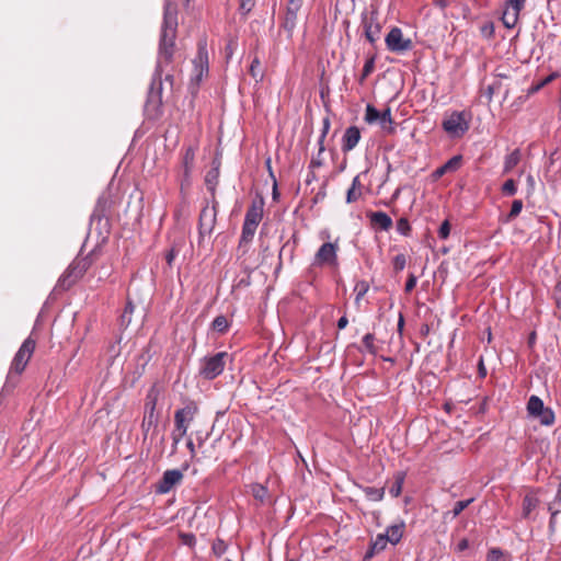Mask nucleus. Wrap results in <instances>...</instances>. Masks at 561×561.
Listing matches in <instances>:
<instances>
[{"instance_id":"nucleus-60","label":"nucleus","mask_w":561,"mask_h":561,"mask_svg":"<svg viewBox=\"0 0 561 561\" xmlns=\"http://www.w3.org/2000/svg\"><path fill=\"white\" fill-rule=\"evenodd\" d=\"M167 259H168V262H169V264H170V263L172 262V260H173V252H170V253L168 254Z\"/></svg>"},{"instance_id":"nucleus-45","label":"nucleus","mask_w":561,"mask_h":561,"mask_svg":"<svg viewBox=\"0 0 561 561\" xmlns=\"http://www.w3.org/2000/svg\"><path fill=\"white\" fill-rule=\"evenodd\" d=\"M83 270L80 268L78 270V267L76 265H70L68 267V270L66 271L64 277L65 279L68 278V277H71V276H75V278L79 277L81 274H82Z\"/></svg>"},{"instance_id":"nucleus-51","label":"nucleus","mask_w":561,"mask_h":561,"mask_svg":"<svg viewBox=\"0 0 561 561\" xmlns=\"http://www.w3.org/2000/svg\"><path fill=\"white\" fill-rule=\"evenodd\" d=\"M329 128H330V121L329 118H324L323 119V130H322V136H321V142L323 140V138L325 137L327 133L329 131Z\"/></svg>"},{"instance_id":"nucleus-15","label":"nucleus","mask_w":561,"mask_h":561,"mask_svg":"<svg viewBox=\"0 0 561 561\" xmlns=\"http://www.w3.org/2000/svg\"><path fill=\"white\" fill-rule=\"evenodd\" d=\"M220 161L218 159H214L211 169L205 175V184L207 188L214 193L216 186L218 184L219 174H220Z\"/></svg>"},{"instance_id":"nucleus-1","label":"nucleus","mask_w":561,"mask_h":561,"mask_svg":"<svg viewBox=\"0 0 561 561\" xmlns=\"http://www.w3.org/2000/svg\"><path fill=\"white\" fill-rule=\"evenodd\" d=\"M176 27H178V11L176 7L173 5L170 1L165 2L164 5V18L161 30V38H160V50H159V67H161V62H170L174 53V41L176 36Z\"/></svg>"},{"instance_id":"nucleus-14","label":"nucleus","mask_w":561,"mask_h":561,"mask_svg":"<svg viewBox=\"0 0 561 561\" xmlns=\"http://www.w3.org/2000/svg\"><path fill=\"white\" fill-rule=\"evenodd\" d=\"M359 139V129L356 126L348 127L343 135L342 150L345 152L353 150L357 146Z\"/></svg>"},{"instance_id":"nucleus-48","label":"nucleus","mask_w":561,"mask_h":561,"mask_svg":"<svg viewBox=\"0 0 561 561\" xmlns=\"http://www.w3.org/2000/svg\"><path fill=\"white\" fill-rule=\"evenodd\" d=\"M416 282V277L413 274H411L405 283V291L410 293L415 287Z\"/></svg>"},{"instance_id":"nucleus-2","label":"nucleus","mask_w":561,"mask_h":561,"mask_svg":"<svg viewBox=\"0 0 561 561\" xmlns=\"http://www.w3.org/2000/svg\"><path fill=\"white\" fill-rule=\"evenodd\" d=\"M198 412V407L195 402L191 401L182 409L174 413L175 428L172 432L173 445L176 446L181 439L186 435L190 424Z\"/></svg>"},{"instance_id":"nucleus-7","label":"nucleus","mask_w":561,"mask_h":561,"mask_svg":"<svg viewBox=\"0 0 561 561\" xmlns=\"http://www.w3.org/2000/svg\"><path fill=\"white\" fill-rule=\"evenodd\" d=\"M365 122L368 124L379 123L380 127L388 133L393 130L392 128V118L390 108H386L382 112H379L371 104H367L365 112Z\"/></svg>"},{"instance_id":"nucleus-52","label":"nucleus","mask_w":561,"mask_h":561,"mask_svg":"<svg viewBox=\"0 0 561 561\" xmlns=\"http://www.w3.org/2000/svg\"><path fill=\"white\" fill-rule=\"evenodd\" d=\"M446 173H448V172L445 170L444 165H442V167H439L438 169L435 170V172L433 173V176L435 179H438V178L443 176Z\"/></svg>"},{"instance_id":"nucleus-39","label":"nucleus","mask_w":561,"mask_h":561,"mask_svg":"<svg viewBox=\"0 0 561 561\" xmlns=\"http://www.w3.org/2000/svg\"><path fill=\"white\" fill-rule=\"evenodd\" d=\"M473 501V499L465 500V501H458L455 504V507L453 510V517H457L465 508L469 506V504Z\"/></svg>"},{"instance_id":"nucleus-16","label":"nucleus","mask_w":561,"mask_h":561,"mask_svg":"<svg viewBox=\"0 0 561 561\" xmlns=\"http://www.w3.org/2000/svg\"><path fill=\"white\" fill-rule=\"evenodd\" d=\"M263 218V201L253 202L245 213L244 220L259 226Z\"/></svg>"},{"instance_id":"nucleus-11","label":"nucleus","mask_w":561,"mask_h":561,"mask_svg":"<svg viewBox=\"0 0 561 561\" xmlns=\"http://www.w3.org/2000/svg\"><path fill=\"white\" fill-rule=\"evenodd\" d=\"M193 80L199 83L205 75L208 72V54L206 49V42L198 44V51L193 61Z\"/></svg>"},{"instance_id":"nucleus-10","label":"nucleus","mask_w":561,"mask_h":561,"mask_svg":"<svg viewBox=\"0 0 561 561\" xmlns=\"http://www.w3.org/2000/svg\"><path fill=\"white\" fill-rule=\"evenodd\" d=\"M217 209L216 206L206 205L199 215V237L204 239L206 236H210L216 224Z\"/></svg>"},{"instance_id":"nucleus-55","label":"nucleus","mask_w":561,"mask_h":561,"mask_svg":"<svg viewBox=\"0 0 561 561\" xmlns=\"http://www.w3.org/2000/svg\"><path fill=\"white\" fill-rule=\"evenodd\" d=\"M527 184L529 186V190L534 191V188H535V179H534V176L531 174H529L527 176Z\"/></svg>"},{"instance_id":"nucleus-41","label":"nucleus","mask_w":561,"mask_h":561,"mask_svg":"<svg viewBox=\"0 0 561 561\" xmlns=\"http://www.w3.org/2000/svg\"><path fill=\"white\" fill-rule=\"evenodd\" d=\"M252 493L255 499L263 501L266 496L267 490L261 484H255L252 486Z\"/></svg>"},{"instance_id":"nucleus-18","label":"nucleus","mask_w":561,"mask_h":561,"mask_svg":"<svg viewBox=\"0 0 561 561\" xmlns=\"http://www.w3.org/2000/svg\"><path fill=\"white\" fill-rule=\"evenodd\" d=\"M302 0H288L286 13V27L293 28L296 24L297 14L301 8Z\"/></svg>"},{"instance_id":"nucleus-46","label":"nucleus","mask_w":561,"mask_h":561,"mask_svg":"<svg viewBox=\"0 0 561 561\" xmlns=\"http://www.w3.org/2000/svg\"><path fill=\"white\" fill-rule=\"evenodd\" d=\"M397 229L400 233L407 234L410 230L409 221L405 218H401L397 222Z\"/></svg>"},{"instance_id":"nucleus-53","label":"nucleus","mask_w":561,"mask_h":561,"mask_svg":"<svg viewBox=\"0 0 561 561\" xmlns=\"http://www.w3.org/2000/svg\"><path fill=\"white\" fill-rule=\"evenodd\" d=\"M347 323H348L347 318H346V317H341V318L339 319V321H337V328H339L340 330H343V329H345V328H346Z\"/></svg>"},{"instance_id":"nucleus-54","label":"nucleus","mask_w":561,"mask_h":561,"mask_svg":"<svg viewBox=\"0 0 561 561\" xmlns=\"http://www.w3.org/2000/svg\"><path fill=\"white\" fill-rule=\"evenodd\" d=\"M236 47V43L233 41H230L228 45L226 46L227 57H231L233 48Z\"/></svg>"},{"instance_id":"nucleus-40","label":"nucleus","mask_w":561,"mask_h":561,"mask_svg":"<svg viewBox=\"0 0 561 561\" xmlns=\"http://www.w3.org/2000/svg\"><path fill=\"white\" fill-rule=\"evenodd\" d=\"M374 341H375V336L370 333H367L364 337H363V344L364 346L366 347V350L371 353V354H375L377 351H376V347L374 345Z\"/></svg>"},{"instance_id":"nucleus-64","label":"nucleus","mask_w":561,"mask_h":561,"mask_svg":"<svg viewBox=\"0 0 561 561\" xmlns=\"http://www.w3.org/2000/svg\"><path fill=\"white\" fill-rule=\"evenodd\" d=\"M224 413L222 412H217V419L222 415Z\"/></svg>"},{"instance_id":"nucleus-50","label":"nucleus","mask_w":561,"mask_h":561,"mask_svg":"<svg viewBox=\"0 0 561 561\" xmlns=\"http://www.w3.org/2000/svg\"><path fill=\"white\" fill-rule=\"evenodd\" d=\"M468 547H469V541L466 538H463L458 542L456 550L461 552V551L466 550Z\"/></svg>"},{"instance_id":"nucleus-36","label":"nucleus","mask_w":561,"mask_h":561,"mask_svg":"<svg viewBox=\"0 0 561 561\" xmlns=\"http://www.w3.org/2000/svg\"><path fill=\"white\" fill-rule=\"evenodd\" d=\"M486 561H506V558L500 549L493 548L489 551Z\"/></svg>"},{"instance_id":"nucleus-12","label":"nucleus","mask_w":561,"mask_h":561,"mask_svg":"<svg viewBox=\"0 0 561 561\" xmlns=\"http://www.w3.org/2000/svg\"><path fill=\"white\" fill-rule=\"evenodd\" d=\"M195 160V149L193 147H187L182 157L181 164V187L190 185L191 183V173L194 167Z\"/></svg>"},{"instance_id":"nucleus-61","label":"nucleus","mask_w":561,"mask_h":561,"mask_svg":"<svg viewBox=\"0 0 561 561\" xmlns=\"http://www.w3.org/2000/svg\"><path fill=\"white\" fill-rule=\"evenodd\" d=\"M488 92H489V96L491 98L493 94V87H489Z\"/></svg>"},{"instance_id":"nucleus-26","label":"nucleus","mask_w":561,"mask_h":561,"mask_svg":"<svg viewBox=\"0 0 561 561\" xmlns=\"http://www.w3.org/2000/svg\"><path fill=\"white\" fill-rule=\"evenodd\" d=\"M388 540L386 539L385 535L383 534H379L377 535L376 539L373 540L371 545H370V549L369 551L367 552L366 557H373L375 553H378V552H381L382 550L386 549L387 545H388Z\"/></svg>"},{"instance_id":"nucleus-5","label":"nucleus","mask_w":561,"mask_h":561,"mask_svg":"<svg viewBox=\"0 0 561 561\" xmlns=\"http://www.w3.org/2000/svg\"><path fill=\"white\" fill-rule=\"evenodd\" d=\"M36 343L32 337H27L22 345L20 346L19 351L14 355V358L11 363L10 367V375L16 374L20 375L24 371L27 363L30 362L34 351H35Z\"/></svg>"},{"instance_id":"nucleus-24","label":"nucleus","mask_w":561,"mask_h":561,"mask_svg":"<svg viewBox=\"0 0 561 561\" xmlns=\"http://www.w3.org/2000/svg\"><path fill=\"white\" fill-rule=\"evenodd\" d=\"M519 12V10L506 5L502 15V21L507 28H513L516 25Z\"/></svg>"},{"instance_id":"nucleus-59","label":"nucleus","mask_w":561,"mask_h":561,"mask_svg":"<svg viewBox=\"0 0 561 561\" xmlns=\"http://www.w3.org/2000/svg\"><path fill=\"white\" fill-rule=\"evenodd\" d=\"M557 514H558V512H557V511H556V512H551L550 526H553V524H554V517H556V515H557Z\"/></svg>"},{"instance_id":"nucleus-6","label":"nucleus","mask_w":561,"mask_h":561,"mask_svg":"<svg viewBox=\"0 0 561 561\" xmlns=\"http://www.w3.org/2000/svg\"><path fill=\"white\" fill-rule=\"evenodd\" d=\"M228 356L226 352L217 353L214 356L203 359L199 374L206 379H214L219 376L225 368V358Z\"/></svg>"},{"instance_id":"nucleus-56","label":"nucleus","mask_w":561,"mask_h":561,"mask_svg":"<svg viewBox=\"0 0 561 561\" xmlns=\"http://www.w3.org/2000/svg\"><path fill=\"white\" fill-rule=\"evenodd\" d=\"M187 448L190 449L191 454L194 455L195 453V447H194V443L192 442V439H188L187 442Z\"/></svg>"},{"instance_id":"nucleus-25","label":"nucleus","mask_w":561,"mask_h":561,"mask_svg":"<svg viewBox=\"0 0 561 561\" xmlns=\"http://www.w3.org/2000/svg\"><path fill=\"white\" fill-rule=\"evenodd\" d=\"M520 150L515 149L510 154H507L504 159L503 172H511L520 161Z\"/></svg>"},{"instance_id":"nucleus-44","label":"nucleus","mask_w":561,"mask_h":561,"mask_svg":"<svg viewBox=\"0 0 561 561\" xmlns=\"http://www.w3.org/2000/svg\"><path fill=\"white\" fill-rule=\"evenodd\" d=\"M449 233H450V225L447 220H445L438 229V236L440 239H447Z\"/></svg>"},{"instance_id":"nucleus-17","label":"nucleus","mask_w":561,"mask_h":561,"mask_svg":"<svg viewBox=\"0 0 561 561\" xmlns=\"http://www.w3.org/2000/svg\"><path fill=\"white\" fill-rule=\"evenodd\" d=\"M364 28H365V36L366 38L373 44L377 41L380 33V26L378 22L374 19L371 15L369 19L364 18L363 20Z\"/></svg>"},{"instance_id":"nucleus-13","label":"nucleus","mask_w":561,"mask_h":561,"mask_svg":"<svg viewBox=\"0 0 561 561\" xmlns=\"http://www.w3.org/2000/svg\"><path fill=\"white\" fill-rule=\"evenodd\" d=\"M183 478V473L178 470H167L158 485V492L168 493L175 484H178Z\"/></svg>"},{"instance_id":"nucleus-20","label":"nucleus","mask_w":561,"mask_h":561,"mask_svg":"<svg viewBox=\"0 0 561 561\" xmlns=\"http://www.w3.org/2000/svg\"><path fill=\"white\" fill-rule=\"evenodd\" d=\"M363 194V184L360 183L359 175L353 179L351 187L346 193V203L352 204L357 202Z\"/></svg>"},{"instance_id":"nucleus-22","label":"nucleus","mask_w":561,"mask_h":561,"mask_svg":"<svg viewBox=\"0 0 561 561\" xmlns=\"http://www.w3.org/2000/svg\"><path fill=\"white\" fill-rule=\"evenodd\" d=\"M256 228H257V225L251 224L248 220H244L243 226H242V233H241V238H240V242H239L240 247L248 245L252 241L254 233L256 231Z\"/></svg>"},{"instance_id":"nucleus-35","label":"nucleus","mask_w":561,"mask_h":561,"mask_svg":"<svg viewBox=\"0 0 561 561\" xmlns=\"http://www.w3.org/2000/svg\"><path fill=\"white\" fill-rule=\"evenodd\" d=\"M368 284L366 282H359L355 285V293H356V302H358L365 294L368 291Z\"/></svg>"},{"instance_id":"nucleus-34","label":"nucleus","mask_w":561,"mask_h":561,"mask_svg":"<svg viewBox=\"0 0 561 561\" xmlns=\"http://www.w3.org/2000/svg\"><path fill=\"white\" fill-rule=\"evenodd\" d=\"M517 192L516 183L513 179H508L502 186V193L507 196H513Z\"/></svg>"},{"instance_id":"nucleus-23","label":"nucleus","mask_w":561,"mask_h":561,"mask_svg":"<svg viewBox=\"0 0 561 561\" xmlns=\"http://www.w3.org/2000/svg\"><path fill=\"white\" fill-rule=\"evenodd\" d=\"M371 222L382 230H388L392 226L391 218L383 211H376L370 215Z\"/></svg>"},{"instance_id":"nucleus-49","label":"nucleus","mask_w":561,"mask_h":561,"mask_svg":"<svg viewBox=\"0 0 561 561\" xmlns=\"http://www.w3.org/2000/svg\"><path fill=\"white\" fill-rule=\"evenodd\" d=\"M524 3H525V0H507L506 5L520 11L524 7Z\"/></svg>"},{"instance_id":"nucleus-4","label":"nucleus","mask_w":561,"mask_h":561,"mask_svg":"<svg viewBox=\"0 0 561 561\" xmlns=\"http://www.w3.org/2000/svg\"><path fill=\"white\" fill-rule=\"evenodd\" d=\"M528 415L537 419L541 425L550 426L554 423V413L550 408L543 405L542 400L537 396H531L527 402Z\"/></svg>"},{"instance_id":"nucleus-37","label":"nucleus","mask_w":561,"mask_h":561,"mask_svg":"<svg viewBox=\"0 0 561 561\" xmlns=\"http://www.w3.org/2000/svg\"><path fill=\"white\" fill-rule=\"evenodd\" d=\"M392 265L394 271L400 272L404 270L407 265V259L404 254H398L393 257Z\"/></svg>"},{"instance_id":"nucleus-62","label":"nucleus","mask_w":561,"mask_h":561,"mask_svg":"<svg viewBox=\"0 0 561 561\" xmlns=\"http://www.w3.org/2000/svg\"><path fill=\"white\" fill-rule=\"evenodd\" d=\"M126 311H130V312L133 311V307H131V305H130V304H128V305H127V307H126Z\"/></svg>"},{"instance_id":"nucleus-42","label":"nucleus","mask_w":561,"mask_h":561,"mask_svg":"<svg viewBox=\"0 0 561 561\" xmlns=\"http://www.w3.org/2000/svg\"><path fill=\"white\" fill-rule=\"evenodd\" d=\"M157 416L156 414H152L151 416V421H149V414H145L144 416V420H142V430L144 432H148L150 427L154 426L157 424Z\"/></svg>"},{"instance_id":"nucleus-47","label":"nucleus","mask_w":561,"mask_h":561,"mask_svg":"<svg viewBox=\"0 0 561 561\" xmlns=\"http://www.w3.org/2000/svg\"><path fill=\"white\" fill-rule=\"evenodd\" d=\"M254 5V0H240V11L249 13Z\"/></svg>"},{"instance_id":"nucleus-38","label":"nucleus","mask_w":561,"mask_h":561,"mask_svg":"<svg viewBox=\"0 0 561 561\" xmlns=\"http://www.w3.org/2000/svg\"><path fill=\"white\" fill-rule=\"evenodd\" d=\"M559 77L558 72H552L547 78H545L541 82H539L537 85L533 87L530 89V93L538 92L541 88H543L546 84L550 83L554 79Z\"/></svg>"},{"instance_id":"nucleus-58","label":"nucleus","mask_w":561,"mask_h":561,"mask_svg":"<svg viewBox=\"0 0 561 561\" xmlns=\"http://www.w3.org/2000/svg\"><path fill=\"white\" fill-rule=\"evenodd\" d=\"M403 324H404L403 317H402V316H400V318H399V322H398V328H399V330H401V329L403 328Z\"/></svg>"},{"instance_id":"nucleus-32","label":"nucleus","mask_w":561,"mask_h":561,"mask_svg":"<svg viewBox=\"0 0 561 561\" xmlns=\"http://www.w3.org/2000/svg\"><path fill=\"white\" fill-rule=\"evenodd\" d=\"M460 164H461V157L455 156L443 165L447 172H455L460 168Z\"/></svg>"},{"instance_id":"nucleus-29","label":"nucleus","mask_w":561,"mask_h":561,"mask_svg":"<svg viewBox=\"0 0 561 561\" xmlns=\"http://www.w3.org/2000/svg\"><path fill=\"white\" fill-rule=\"evenodd\" d=\"M363 492L367 496L368 500L379 502L385 496V490L383 488H373V486H366L363 489Z\"/></svg>"},{"instance_id":"nucleus-30","label":"nucleus","mask_w":561,"mask_h":561,"mask_svg":"<svg viewBox=\"0 0 561 561\" xmlns=\"http://www.w3.org/2000/svg\"><path fill=\"white\" fill-rule=\"evenodd\" d=\"M404 481V476L402 473H398L396 476V480L393 484L389 489V493L393 497H398L401 494L402 485Z\"/></svg>"},{"instance_id":"nucleus-21","label":"nucleus","mask_w":561,"mask_h":561,"mask_svg":"<svg viewBox=\"0 0 561 561\" xmlns=\"http://www.w3.org/2000/svg\"><path fill=\"white\" fill-rule=\"evenodd\" d=\"M159 397V391L156 387H152L146 397L145 414H149V421H151L152 414H154L156 405Z\"/></svg>"},{"instance_id":"nucleus-63","label":"nucleus","mask_w":561,"mask_h":561,"mask_svg":"<svg viewBox=\"0 0 561 561\" xmlns=\"http://www.w3.org/2000/svg\"><path fill=\"white\" fill-rule=\"evenodd\" d=\"M557 289H558L559 291H561V282H560V283H558V285H557Z\"/></svg>"},{"instance_id":"nucleus-31","label":"nucleus","mask_w":561,"mask_h":561,"mask_svg":"<svg viewBox=\"0 0 561 561\" xmlns=\"http://www.w3.org/2000/svg\"><path fill=\"white\" fill-rule=\"evenodd\" d=\"M228 327H229L228 320L224 316H218L213 321V329L219 333L226 332Z\"/></svg>"},{"instance_id":"nucleus-9","label":"nucleus","mask_w":561,"mask_h":561,"mask_svg":"<svg viewBox=\"0 0 561 561\" xmlns=\"http://www.w3.org/2000/svg\"><path fill=\"white\" fill-rule=\"evenodd\" d=\"M337 244L332 242L323 243L317 251L312 265L313 266H334L337 263Z\"/></svg>"},{"instance_id":"nucleus-27","label":"nucleus","mask_w":561,"mask_h":561,"mask_svg":"<svg viewBox=\"0 0 561 561\" xmlns=\"http://www.w3.org/2000/svg\"><path fill=\"white\" fill-rule=\"evenodd\" d=\"M538 499L533 494H527L523 501V517L528 518L531 512L538 506Z\"/></svg>"},{"instance_id":"nucleus-28","label":"nucleus","mask_w":561,"mask_h":561,"mask_svg":"<svg viewBox=\"0 0 561 561\" xmlns=\"http://www.w3.org/2000/svg\"><path fill=\"white\" fill-rule=\"evenodd\" d=\"M249 72L251 75V77L256 81V82H260L263 80L264 78V71L261 67V62H260V59L257 57H254L252 62H251V66H250V69H249Z\"/></svg>"},{"instance_id":"nucleus-33","label":"nucleus","mask_w":561,"mask_h":561,"mask_svg":"<svg viewBox=\"0 0 561 561\" xmlns=\"http://www.w3.org/2000/svg\"><path fill=\"white\" fill-rule=\"evenodd\" d=\"M523 209V202L520 199H515L512 203L511 211L507 215V221H511L512 219L516 218Z\"/></svg>"},{"instance_id":"nucleus-57","label":"nucleus","mask_w":561,"mask_h":561,"mask_svg":"<svg viewBox=\"0 0 561 561\" xmlns=\"http://www.w3.org/2000/svg\"><path fill=\"white\" fill-rule=\"evenodd\" d=\"M435 3H436V4H439L442 8H444V7H446V5H447L446 0H435Z\"/></svg>"},{"instance_id":"nucleus-19","label":"nucleus","mask_w":561,"mask_h":561,"mask_svg":"<svg viewBox=\"0 0 561 561\" xmlns=\"http://www.w3.org/2000/svg\"><path fill=\"white\" fill-rule=\"evenodd\" d=\"M404 527V522L389 526L383 534L388 542L391 545H397L403 536Z\"/></svg>"},{"instance_id":"nucleus-8","label":"nucleus","mask_w":561,"mask_h":561,"mask_svg":"<svg viewBox=\"0 0 561 561\" xmlns=\"http://www.w3.org/2000/svg\"><path fill=\"white\" fill-rule=\"evenodd\" d=\"M386 45L390 51L402 53L412 48V41L403 36L401 28L392 27L386 36Z\"/></svg>"},{"instance_id":"nucleus-43","label":"nucleus","mask_w":561,"mask_h":561,"mask_svg":"<svg viewBox=\"0 0 561 561\" xmlns=\"http://www.w3.org/2000/svg\"><path fill=\"white\" fill-rule=\"evenodd\" d=\"M374 67H375L374 58H370L365 62L364 68H363L362 78H360L362 81L373 72Z\"/></svg>"},{"instance_id":"nucleus-3","label":"nucleus","mask_w":561,"mask_h":561,"mask_svg":"<svg viewBox=\"0 0 561 561\" xmlns=\"http://www.w3.org/2000/svg\"><path fill=\"white\" fill-rule=\"evenodd\" d=\"M443 128L451 137H461L469 129V115L466 112H453L444 119Z\"/></svg>"}]
</instances>
